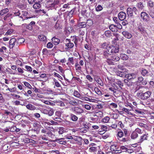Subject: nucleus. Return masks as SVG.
I'll use <instances>...</instances> for the list:
<instances>
[{"label": "nucleus", "instance_id": "52", "mask_svg": "<svg viewBox=\"0 0 154 154\" xmlns=\"http://www.w3.org/2000/svg\"><path fill=\"white\" fill-rule=\"evenodd\" d=\"M53 46V44L50 42H48L47 45V47L48 48H51Z\"/></svg>", "mask_w": 154, "mask_h": 154}, {"label": "nucleus", "instance_id": "21", "mask_svg": "<svg viewBox=\"0 0 154 154\" xmlns=\"http://www.w3.org/2000/svg\"><path fill=\"white\" fill-rule=\"evenodd\" d=\"M130 146L125 145V146H121L120 147V149L122 150H124V151H126L128 149H130Z\"/></svg>", "mask_w": 154, "mask_h": 154}, {"label": "nucleus", "instance_id": "17", "mask_svg": "<svg viewBox=\"0 0 154 154\" xmlns=\"http://www.w3.org/2000/svg\"><path fill=\"white\" fill-rule=\"evenodd\" d=\"M12 14L10 13H8L3 18V19L5 21L9 20L10 18H12Z\"/></svg>", "mask_w": 154, "mask_h": 154}, {"label": "nucleus", "instance_id": "63", "mask_svg": "<svg viewBox=\"0 0 154 154\" xmlns=\"http://www.w3.org/2000/svg\"><path fill=\"white\" fill-rule=\"evenodd\" d=\"M48 109H43L42 110V113L46 114H48Z\"/></svg>", "mask_w": 154, "mask_h": 154}, {"label": "nucleus", "instance_id": "5", "mask_svg": "<svg viewBox=\"0 0 154 154\" xmlns=\"http://www.w3.org/2000/svg\"><path fill=\"white\" fill-rule=\"evenodd\" d=\"M126 14L125 12L121 11L119 14L118 17L120 20H123L126 18Z\"/></svg>", "mask_w": 154, "mask_h": 154}, {"label": "nucleus", "instance_id": "7", "mask_svg": "<svg viewBox=\"0 0 154 154\" xmlns=\"http://www.w3.org/2000/svg\"><path fill=\"white\" fill-rule=\"evenodd\" d=\"M107 58L109 60L116 62L119 61L120 59V58L116 54L113 55L110 58L108 57Z\"/></svg>", "mask_w": 154, "mask_h": 154}, {"label": "nucleus", "instance_id": "54", "mask_svg": "<svg viewBox=\"0 0 154 154\" xmlns=\"http://www.w3.org/2000/svg\"><path fill=\"white\" fill-rule=\"evenodd\" d=\"M64 130L63 128H60L59 129L58 131V133L60 134H62L64 132Z\"/></svg>", "mask_w": 154, "mask_h": 154}, {"label": "nucleus", "instance_id": "61", "mask_svg": "<svg viewBox=\"0 0 154 154\" xmlns=\"http://www.w3.org/2000/svg\"><path fill=\"white\" fill-rule=\"evenodd\" d=\"M86 78L90 82H91L93 80L92 78L90 75H87L86 76Z\"/></svg>", "mask_w": 154, "mask_h": 154}, {"label": "nucleus", "instance_id": "29", "mask_svg": "<svg viewBox=\"0 0 154 154\" xmlns=\"http://www.w3.org/2000/svg\"><path fill=\"white\" fill-rule=\"evenodd\" d=\"M110 118L108 116H106L102 119V122L104 123H108L109 122Z\"/></svg>", "mask_w": 154, "mask_h": 154}, {"label": "nucleus", "instance_id": "34", "mask_svg": "<svg viewBox=\"0 0 154 154\" xmlns=\"http://www.w3.org/2000/svg\"><path fill=\"white\" fill-rule=\"evenodd\" d=\"M123 111H124L126 112H127L128 114L132 115V116H134V115L132 113L130 112L129 111V110L128 109H127V108H123L122 109Z\"/></svg>", "mask_w": 154, "mask_h": 154}, {"label": "nucleus", "instance_id": "12", "mask_svg": "<svg viewBox=\"0 0 154 154\" xmlns=\"http://www.w3.org/2000/svg\"><path fill=\"white\" fill-rule=\"evenodd\" d=\"M148 134H145L141 137L140 138L139 140L138 141V143H141L144 140H146L148 137Z\"/></svg>", "mask_w": 154, "mask_h": 154}, {"label": "nucleus", "instance_id": "31", "mask_svg": "<svg viewBox=\"0 0 154 154\" xmlns=\"http://www.w3.org/2000/svg\"><path fill=\"white\" fill-rule=\"evenodd\" d=\"M94 91L98 95L100 96L102 94V92L97 87L94 88Z\"/></svg>", "mask_w": 154, "mask_h": 154}, {"label": "nucleus", "instance_id": "51", "mask_svg": "<svg viewBox=\"0 0 154 154\" xmlns=\"http://www.w3.org/2000/svg\"><path fill=\"white\" fill-rule=\"evenodd\" d=\"M126 79L129 80H132L131 78V76L130 74H126L125 77Z\"/></svg>", "mask_w": 154, "mask_h": 154}, {"label": "nucleus", "instance_id": "16", "mask_svg": "<svg viewBox=\"0 0 154 154\" xmlns=\"http://www.w3.org/2000/svg\"><path fill=\"white\" fill-rule=\"evenodd\" d=\"M127 12L128 16L131 17L133 16V11L131 8H128L127 10Z\"/></svg>", "mask_w": 154, "mask_h": 154}, {"label": "nucleus", "instance_id": "15", "mask_svg": "<svg viewBox=\"0 0 154 154\" xmlns=\"http://www.w3.org/2000/svg\"><path fill=\"white\" fill-rule=\"evenodd\" d=\"M9 10L7 8H4L1 10L0 11V15L1 16L4 15L5 14L8 13Z\"/></svg>", "mask_w": 154, "mask_h": 154}, {"label": "nucleus", "instance_id": "41", "mask_svg": "<svg viewBox=\"0 0 154 154\" xmlns=\"http://www.w3.org/2000/svg\"><path fill=\"white\" fill-rule=\"evenodd\" d=\"M109 89L111 91L113 92L114 95L115 96V94H116V89L115 88H114L113 87H111L109 88Z\"/></svg>", "mask_w": 154, "mask_h": 154}, {"label": "nucleus", "instance_id": "57", "mask_svg": "<svg viewBox=\"0 0 154 154\" xmlns=\"http://www.w3.org/2000/svg\"><path fill=\"white\" fill-rule=\"evenodd\" d=\"M25 68L27 69V70L31 72L32 71V68L30 66H26Z\"/></svg>", "mask_w": 154, "mask_h": 154}, {"label": "nucleus", "instance_id": "50", "mask_svg": "<svg viewBox=\"0 0 154 154\" xmlns=\"http://www.w3.org/2000/svg\"><path fill=\"white\" fill-rule=\"evenodd\" d=\"M54 82H55V85L57 87H61V85L60 84L57 82V80L55 79L54 80Z\"/></svg>", "mask_w": 154, "mask_h": 154}, {"label": "nucleus", "instance_id": "46", "mask_svg": "<svg viewBox=\"0 0 154 154\" xmlns=\"http://www.w3.org/2000/svg\"><path fill=\"white\" fill-rule=\"evenodd\" d=\"M74 95L77 97H79L80 96V94L77 91H75L74 93Z\"/></svg>", "mask_w": 154, "mask_h": 154}, {"label": "nucleus", "instance_id": "44", "mask_svg": "<svg viewBox=\"0 0 154 154\" xmlns=\"http://www.w3.org/2000/svg\"><path fill=\"white\" fill-rule=\"evenodd\" d=\"M148 5L150 7H152L154 6V2L151 1H149L148 2Z\"/></svg>", "mask_w": 154, "mask_h": 154}, {"label": "nucleus", "instance_id": "45", "mask_svg": "<svg viewBox=\"0 0 154 154\" xmlns=\"http://www.w3.org/2000/svg\"><path fill=\"white\" fill-rule=\"evenodd\" d=\"M24 85L27 87L29 89H31L32 88V86L30 85L27 82H25L24 83Z\"/></svg>", "mask_w": 154, "mask_h": 154}, {"label": "nucleus", "instance_id": "55", "mask_svg": "<svg viewBox=\"0 0 154 154\" xmlns=\"http://www.w3.org/2000/svg\"><path fill=\"white\" fill-rule=\"evenodd\" d=\"M42 53L43 54L47 55L48 54V51L46 48H44L42 50Z\"/></svg>", "mask_w": 154, "mask_h": 154}, {"label": "nucleus", "instance_id": "3", "mask_svg": "<svg viewBox=\"0 0 154 154\" xmlns=\"http://www.w3.org/2000/svg\"><path fill=\"white\" fill-rule=\"evenodd\" d=\"M9 44L10 48H12L14 47L17 48L18 46L17 40L15 38H11L9 41Z\"/></svg>", "mask_w": 154, "mask_h": 154}, {"label": "nucleus", "instance_id": "48", "mask_svg": "<svg viewBox=\"0 0 154 154\" xmlns=\"http://www.w3.org/2000/svg\"><path fill=\"white\" fill-rule=\"evenodd\" d=\"M118 139L121 142H125L127 141L128 140V138L127 137H126V138H122L121 139H119V138H118Z\"/></svg>", "mask_w": 154, "mask_h": 154}, {"label": "nucleus", "instance_id": "20", "mask_svg": "<svg viewBox=\"0 0 154 154\" xmlns=\"http://www.w3.org/2000/svg\"><path fill=\"white\" fill-rule=\"evenodd\" d=\"M138 30L141 32V33L142 34H143L145 33V31L144 30V28L142 26H139L138 27Z\"/></svg>", "mask_w": 154, "mask_h": 154}, {"label": "nucleus", "instance_id": "8", "mask_svg": "<svg viewBox=\"0 0 154 154\" xmlns=\"http://www.w3.org/2000/svg\"><path fill=\"white\" fill-rule=\"evenodd\" d=\"M73 111L75 112L77 114H80L84 112V110L81 108L78 107H74L73 109Z\"/></svg>", "mask_w": 154, "mask_h": 154}, {"label": "nucleus", "instance_id": "36", "mask_svg": "<svg viewBox=\"0 0 154 154\" xmlns=\"http://www.w3.org/2000/svg\"><path fill=\"white\" fill-rule=\"evenodd\" d=\"M104 34L105 36L107 37H110L111 36V32L109 30L106 31Z\"/></svg>", "mask_w": 154, "mask_h": 154}, {"label": "nucleus", "instance_id": "64", "mask_svg": "<svg viewBox=\"0 0 154 154\" xmlns=\"http://www.w3.org/2000/svg\"><path fill=\"white\" fill-rule=\"evenodd\" d=\"M116 83L120 86V87H121V86H123V83L120 80L118 81Z\"/></svg>", "mask_w": 154, "mask_h": 154}, {"label": "nucleus", "instance_id": "35", "mask_svg": "<svg viewBox=\"0 0 154 154\" xmlns=\"http://www.w3.org/2000/svg\"><path fill=\"white\" fill-rule=\"evenodd\" d=\"M86 23L85 22H81L79 24V26L81 28H85L86 26Z\"/></svg>", "mask_w": 154, "mask_h": 154}, {"label": "nucleus", "instance_id": "27", "mask_svg": "<svg viewBox=\"0 0 154 154\" xmlns=\"http://www.w3.org/2000/svg\"><path fill=\"white\" fill-rule=\"evenodd\" d=\"M73 60V57H69L68 60V62L67 63V64L69 65L71 64H72L73 65L74 64Z\"/></svg>", "mask_w": 154, "mask_h": 154}, {"label": "nucleus", "instance_id": "39", "mask_svg": "<svg viewBox=\"0 0 154 154\" xmlns=\"http://www.w3.org/2000/svg\"><path fill=\"white\" fill-rule=\"evenodd\" d=\"M11 14H12V17H13L14 16H20L21 14L20 11H18L17 12H14Z\"/></svg>", "mask_w": 154, "mask_h": 154}, {"label": "nucleus", "instance_id": "37", "mask_svg": "<svg viewBox=\"0 0 154 154\" xmlns=\"http://www.w3.org/2000/svg\"><path fill=\"white\" fill-rule=\"evenodd\" d=\"M103 113L101 111H99L96 112V115L98 117H102L103 116Z\"/></svg>", "mask_w": 154, "mask_h": 154}, {"label": "nucleus", "instance_id": "24", "mask_svg": "<svg viewBox=\"0 0 154 154\" xmlns=\"http://www.w3.org/2000/svg\"><path fill=\"white\" fill-rule=\"evenodd\" d=\"M59 1L58 0H54L53 3L51 4V6L54 8L56 5H58Z\"/></svg>", "mask_w": 154, "mask_h": 154}, {"label": "nucleus", "instance_id": "40", "mask_svg": "<svg viewBox=\"0 0 154 154\" xmlns=\"http://www.w3.org/2000/svg\"><path fill=\"white\" fill-rule=\"evenodd\" d=\"M116 146L115 145H112L110 147V150L111 151H116Z\"/></svg>", "mask_w": 154, "mask_h": 154}, {"label": "nucleus", "instance_id": "18", "mask_svg": "<svg viewBox=\"0 0 154 154\" xmlns=\"http://www.w3.org/2000/svg\"><path fill=\"white\" fill-rule=\"evenodd\" d=\"M70 118L71 120L74 122L76 121L78 119V118L76 116L72 113L70 114Z\"/></svg>", "mask_w": 154, "mask_h": 154}, {"label": "nucleus", "instance_id": "23", "mask_svg": "<svg viewBox=\"0 0 154 154\" xmlns=\"http://www.w3.org/2000/svg\"><path fill=\"white\" fill-rule=\"evenodd\" d=\"M34 4L33 5V7L35 9H38L41 6V4L34 2Z\"/></svg>", "mask_w": 154, "mask_h": 154}, {"label": "nucleus", "instance_id": "43", "mask_svg": "<svg viewBox=\"0 0 154 154\" xmlns=\"http://www.w3.org/2000/svg\"><path fill=\"white\" fill-rule=\"evenodd\" d=\"M132 10L135 13V14L137 15H138L139 14V13L138 12L137 9L135 7H134L132 9Z\"/></svg>", "mask_w": 154, "mask_h": 154}, {"label": "nucleus", "instance_id": "33", "mask_svg": "<svg viewBox=\"0 0 154 154\" xmlns=\"http://www.w3.org/2000/svg\"><path fill=\"white\" fill-rule=\"evenodd\" d=\"M38 37L40 40L44 41H45L46 39V37L43 35H39Z\"/></svg>", "mask_w": 154, "mask_h": 154}, {"label": "nucleus", "instance_id": "49", "mask_svg": "<svg viewBox=\"0 0 154 154\" xmlns=\"http://www.w3.org/2000/svg\"><path fill=\"white\" fill-rule=\"evenodd\" d=\"M131 76V78H132V79H135L137 77V74L136 73H132L130 74Z\"/></svg>", "mask_w": 154, "mask_h": 154}, {"label": "nucleus", "instance_id": "14", "mask_svg": "<svg viewBox=\"0 0 154 154\" xmlns=\"http://www.w3.org/2000/svg\"><path fill=\"white\" fill-rule=\"evenodd\" d=\"M66 40H68L69 42L66 44V46L67 47V49L71 48L73 47L74 45V44L72 42H71L68 39H66Z\"/></svg>", "mask_w": 154, "mask_h": 154}, {"label": "nucleus", "instance_id": "9", "mask_svg": "<svg viewBox=\"0 0 154 154\" xmlns=\"http://www.w3.org/2000/svg\"><path fill=\"white\" fill-rule=\"evenodd\" d=\"M27 109L30 110H34L36 109V107L32 104L29 103L26 105Z\"/></svg>", "mask_w": 154, "mask_h": 154}, {"label": "nucleus", "instance_id": "56", "mask_svg": "<svg viewBox=\"0 0 154 154\" xmlns=\"http://www.w3.org/2000/svg\"><path fill=\"white\" fill-rule=\"evenodd\" d=\"M96 148L95 147L92 146L90 148L89 150L90 152H94L96 150Z\"/></svg>", "mask_w": 154, "mask_h": 154}, {"label": "nucleus", "instance_id": "42", "mask_svg": "<svg viewBox=\"0 0 154 154\" xmlns=\"http://www.w3.org/2000/svg\"><path fill=\"white\" fill-rule=\"evenodd\" d=\"M123 133L122 131H119L118 132L117 134L118 137H119V138H121L123 136Z\"/></svg>", "mask_w": 154, "mask_h": 154}, {"label": "nucleus", "instance_id": "4", "mask_svg": "<svg viewBox=\"0 0 154 154\" xmlns=\"http://www.w3.org/2000/svg\"><path fill=\"white\" fill-rule=\"evenodd\" d=\"M127 72L125 69H123L122 71H118L116 72V74L122 77H125Z\"/></svg>", "mask_w": 154, "mask_h": 154}, {"label": "nucleus", "instance_id": "62", "mask_svg": "<svg viewBox=\"0 0 154 154\" xmlns=\"http://www.w3.org/2000/svg\"><path fill=\"white\" fill-rule=\"evenodd\" d=\"M133 83L131 82V80H130L126 85L128 87H130L132 86Z\"/></svg>", "mask_w": 154, "mask_h": 154}, {"label": "nucleus", "instance_id": "58", "mask_svg": "<svg viewBox=\"0 0 154 154\" xmlns=\"http://www.w3.org/2000/svg\"><path fill=\"white\" fill-rule=\"evenodd\" d=\"M4 113L5 114H6L7 115H8L9 116H11L12 115L11 112L9 111H8L6 110H5Z\"/></svg>", "mask_w": 154, "mask_h": 154}, {"label": "nucleus", "instance_id": "53", "mask_svg": "<svg viewBox=\"0 0 154 154\" xmlns=\"http://www.w3.org/2000/svg\"><path fill=\"white\" fill-rule=\"evenodd\" d=\"M149 14L150 17L152 18H154V12L153 11H150Z\"/></svg>", "mask_w": 154, "mask_h": 154}, {"label": "nucleus", "instance_id": "11", "mask_svg": "<svg viewBox=\"0 0 154 154\" xmlns=\"http://www.w3.org/2000/svg\"><path fill=\"white\" fill-rule=\"evenodd\" d=\"M52 41L53 43L55 45H58L60 42V40L55 37L52 38Z\"/></svg>", "mask_w": 154, "mask_h": 154}, {"label": "nucleus", "instance_id": "22", "mask_svg": "<svg viewBox=\"0 0 154 154\" xmlns=\"http://www.w3.org/2000/svg\"><path fill=\"white\" fill-rule=\"evenodd\" d=\"M96 81L101 86H103V83L100 78H97L95 79Z\"/></svg>", "mask_w": 154, "mask_h": 154}, {"label": "nucleus", "instance_id": "28", "mask_svg": "<svg viewBox=\"0 0 154 154\" xmlns=\"http://www.w3.org/2000/svg\"><path fill=\"white\" fill-rule=\"evenodd\" d=\"M120 57L123 60H126L128 58V56L125 54H121Z\"/></svg>", "mask_w": 154, "mask_h": 154}, {"label": "nucleus", "instance_id": "38", "mask_svg": "<svg viewBox=\"0 0 154 154\" xmlns=\"http://www.w3.org/2000/svg\"><path fill=\"white\" fill-rule=\"evenodd\" d=\"M102 9L103 8L100 5H98L97 7H96L95 8L96 10L97 11H101Z\"/></svg>", "mask_w": 154, "mask_h": 154}, {"label": "nucleus", "instance_id": "26", "mask_svg": "<svg viewBox=\"0 0 154 154\" xmlns=\"http://www.w3.org/2000/svg\"><path fill=\"white\" fill-rule=\"evenodd\" d=\"M25 41V39L23 38H19L17 40L18 45L23 43Z\"/></svg>", "mask_w": 154, "mask_h": 154}, {"label": "nucleus", "instance_id": "19", "mask_svg": "<svg viewBox=\"0 0 154 154\" xmlns=\"http://www.w3.org/2000/svg\"><path fill=\"white\" fill-rule=\"evenodd\" d=\"M136 6L140 10H142L144 8V6L143 4L141 2L137 3Z\"/></svg>", "mask_w": 154, "mask_h": 154}, {"label": "nucleus", "instance_id": "47", "mask_svg": "<svg viewBox=\"0 0 154 154\" xmlns=\"http://www.w3.org/2000/svg\"><path fill=\"white\" fill-rule=\"evenodd\" d=\"M54 114V111L52 109H50L48 110V114L49 116H52Z\"/></svg>", "mask_w": 154, "mask_h": 154}, {"label": "nucleus", "instance_id": "1", "mask_svg": "<svg viewBox=\"0 0 154 154\" xmlns=\"http://www.w3.org/2000/svg\"><path fill=\"white\" fill-rule=\"evenodd\" d=\"M119 48L118 47H115L113 46H107L106 47V49L104 50V55L106 58H108L109 56L113 53H115L118 52Z\"/></svg>", "mask_w": 154, "mask_h": 154}, {"label": "nucleus", "instance_id": "30", "mask_svg": "<svg viewBox=\"0 0 154 154\" xmlns=\"http://www.w3.org/2000/svg\"><path fill=\"white\" fill-rule=\"evenodd\" d=\"M138 136V134L135 132H133L131 135V137L132 139L136 138Z\"/></svg>", "mask_w": 154, "mask_h": 154}, {"label": "nucleus", "instance_id": "60", "mask_svg": "<svg viewBox=\"0 0 154 154\" xmlns=\"http://www.w3.org/2000/svg\"><path fill=\"white\" fill-rule=\"evenodd\" d=\"M10 131L11 132H14L15 131V129H16V127H12L11 128H10Z\"/></svg>", "mask_w": 154, "mask_h": 154}, {"label": "nucleus", "instance_id": "10", "mask_svg": "<svg viewBox=\"0 0 154 154\" xmlns=\"http://www.w3.org/2000/svg\"><path fill=\"white\" fill-rule=\"evenodd\" d=\"M122 33L125 37L128 38H130L131 37V34L127 31H123Z\"/></svg>", "mask_w": 154, "mask_h": 154}, {"label": "nucleus", "instance_id": "13", "mask_svg": "<svg viewBox=\"0 0 154 154\" xmlns=\"http://www.w3.org/2000/svg\"><path fill=\"white\" fill-rule=\"evenodd\" d=\"M109 28L113 32H117L118 31L116 25L113 24L109 26Z\"/></svg>", "mask_w": 154, "mask_h": 154}, {"label": "nucleus", "instance_id": "59", "mask_svg": "<svg viewBox=\"0 0 154 154\" xmlns=\"http://www.w3.org/2000/svg\"><path fill=\"white\" fill-rule=\"evenodd\" d=\"M58 68L59 70L62 73H64V70L63 69L62 67L60 66H58Z\"/></svg>", "mask_w": 154, "mask_h": 154}, {"label": "nucleus", "instance_id": "6", "mask_svg": "<svg viewBox=\"0 0 154 154\" xmlns=\"http://www.w3.org/2000/svg\"><path fill=\"white\" fill-rule=\"evenodd\" d=\"M141 17L144 21H147V19L149 18V15L145 12H142L140 14Z\"/></svg>", "mask_w": 154, "mask_h": 154}, {"label": "nucleus", "instance_id": "32", "mask_svg": "<svg viewBox=\"0 0 154 154\" xmlns=\"http://www.w3.org/2000/svg\"><path fill=\"white\" fill-rule=\"evenodd\" d=\"M148 73V71L145 69L142 70L141 71V74L144 76L147 75Z\"/></svg>", "mask_w": 154, "mask_h": 154}, {"label": "nucleus", "instance_id": "25", "mask_svg": "<svg viewBox=\"0 0 154 154\" xmlns=\"http://www.w3.org/2000/svg\"><path fill=\"white\" fill-rule=\"evenodd\" d=\"M72 139L76 141H78L79 142H81L82 141V137L80 136H74Z\"/></svg>", "mask_w": 154, "mask_h": 154}, {"label": "nucleus", "instance_id": "2", "mask_svg": "<svg viewBox=\"0 0 154 154\" xmlns=\"http://www.w3.org/2000/svg\"><path fill=\"white\" fill-rule=\"evenodd\" d=\"M142 93V92L140 91L137 93V97H140V98L142 100H146L148 99L151 94V93L149 91H147L143 93Z\"/></svg>", "mask_w": 154, "mask_h": 154}]
</instances>
